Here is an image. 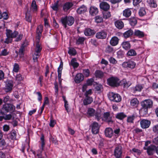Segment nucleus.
I'll use <instances>...</instances> for the list:
<instances>
[{"instance_id": "obj_1", "label": "nucleus", "mask_w": 158, "mask_h": 158, "mask_svg": "<svg viewBox=\"0 0 158 158\" xmlns=\"http://www.w3.org/2000/svg\"><path fill=\"white\" fill-rule=\"evenodd\" d=\"M18 34V32L17 31H14L13 32H12V31L7 29L6 32L7 37L4 42L6 44L11 43L12 41L13 38H15Z\"/></svg>"}, {"instance_id": "obj_2", "label": "nucleus", "mask_w": 158, "mask_h": 158, "mask_svg": "<svg viewBox=\"0 0 158 158\" xmlns=\"http://www.w3.org/2000/svg\"><path fill=\"white\" fill-rule=\"evenodd\" d=\"M74 19L72 16H66L62 18L61 19L62 23L65 28L67 27V25L72 26L74 22Z\"/></svg>"}, {"instance_id": "obj_3", "label": "nucleus", "mask_w": 158, "mask_h": 158, "mask_svg": "<svg viewBox=\"0 0 158 158\" xmlns=\"http://www.w3.org/2000/svg\"><path fill=\"white\" fill-rule=\"evenodd\" d=\"M153 104V102L151 99H146L144 100L141 103L142 107L141 110H144L145 112V113H147L148 109L152 108V107Z\"/></svg>"}, {"instance_id": "obj_4", "label": "nucleus", "mask_w": 158, "mask_h": 158, "mask_svg": "<svg viewBox=\"0 0 158 158\" xmlns=\"http://www.w3.org/2000/svg\"><path fill=\"white\" fill-rule=\"evenodd\" d=\"M108 84L113 87H117L119 85V79L116 77H112L107 80Z\"/></svg>"}, {"instance_id": "obj_5", "label": "nucleus", "mask_w": 158, "mask_h": 158, "mask_svg": "<svg viewBox=\"0 0 158 158\" xmlns=\"http://www.w3.org/2000/svg\"><path fill=\"white\" fill-rule=\"evenodd\" d=\"M109 99L112 101L116 102H119L121 100V96L118 94H115L113 92H110L108 95Z\"/></svg>"}, {"instance_id": "obj_6", "label": "nucleus", "mask_w": 158, "mask_h": 158, "mask_svg": "<svg viewBox=\"0 0 158 158\" xmlns=\"http://www.w3.org/2000/svg\"><path fill=\"white\" fill-rule=\"evenodd\" d=\"M3 110L6 112H12L15 110V107L11 104L6 103L3 105Z\"/></svg>"}, {"instance_id": "obj_7", "label": "nucleus", "mask_w": 158, "mask_h": 158, "mask_svg": "<svg viewBox=\"0 0 158 158\" xmlns=\"http://www.w3.org/2000/svg\"><path fill=\"white\" fill-rule=\"evenodd\" d=\"M122 148L121 146L116 147L114 151V155L116 158H121L122 157Z\"/></svg>"}, {"instance_id": "obj_8", "label": "nucleus", "mask_w": 158, "mask_h": 158, "mask_svg": "<svg viewBox=\"0 0 158 158\" xmlns=\"http://www.w3.org/2000/svg\"><path fill=\"white\" fill-rule=\"evenodd\" d=\"M102 119L108 124L112 123H113L112 116L109 112H106L104 113Z\"/></svg>"}, {"instance_id": "obj_9", "label": "nucleus", "mask_w": 158, "mask_h": 158, "mask_svg": "<svg viewBox=\"0 0 158 158\" xmlns=\"http://www.w3.org/2000/svg\"><path fill=\"white\" fill-rule=\"evenodd\" d=\"M136 65V63L132 60H129L127 62H124L122 64V66L124 68H129L131 69H134Z\"/></svg>"}, {"instance_id": "obj_10", "label": "nucleus", "mask_w": 158, "mask_h": 158, "mask_svg": "<svg viewBox=\"0 0 158 158\" xmlns=\"http://www.w3.org/2000/svg\"><path fill=\"white\" fill-rule=\"evenodd\" d=\"M143 149L147 150V152L149 155H152L154 154L155 150H156V146L151 145L148 147H144Z\"/></svg>"}, {"instance_id": "obj_11", "label": "nucleus", "mask_w": 158, "mask_h": 158, "mask_svg": "<svg viewBox=\"0 0 158 158\" xmlns=\"http://www.w3.org/2000/svg\"><path fill=\"white\" fill-rule=\"evenodd\" d=\"M92 132L93 134H98L99 131L100 127L98 123L96 122H94L91 124Z\"/></svg>"}, {"instance_id": "obj_12", "label": "nucleus", "mask_w": 158, "mask_h": 158, "mask_svg": "<svg viewBox=\"0 0 158 158\" xmlns=\"http://www.w3.org/2000/svg\"><path fill=\"white\" fill-rule=\"evenodd\" d=\"M150 121L146 119H143L140 122L141 127L143 129L148 128L150 126Z\"/></svg>"}, {"instance_id": "obj_13", "label": "nucleus", "mask_w": 158, "mask_h": 158, "mask_svg": "<svg viewBox=\"0 0 158 158\" xmlns=\"http://www.w3.org/2000/svg\"><path fill=\"white\" fill-rule=\"evenodd\" d=\"M100 7L101 9L105 11H107L110 9V5L107 2H102L100 3Z\"/></svg>"}, {"instance_id": "obj_14", "label": "nucleus", "mask_w": 158, "mask_h": 158, "mask_svg": "<svg viewBox=\"0 0 158 158\" xmlns=\"http://www.w3.org/2000/svg\"><path fill=\"white\" fill-rule=\"evenodd\" d=\"M40 40L36 39V45L35 49V53L40 54L42 49L41 44L40 43Z\"/></svg>"}, {"instance_id": "obj_15", "label": "nucleus", "mask_w": 158, "mask_h": 158, "mask_svg": "<svg viewBox=\"0 0 158 158\" xmlns=\"http://www.w3.org/2000/svg\"><path fill=\"white\" fill-rule=\"evenodd\" d=\"M84 78V76L82 73H78L75 77L74 81L76 83H79L83 80Z\"/></svg>"}, {"instance_id": "obj_16", "label": "nucleus", "mask_w": 158, "mask_h": 158, "mask_svg": "<svg viewBox=\"0 0 158 158\" xmlns=\"http://www.w3.org/2000/svg\"><path fill=\"white\" fill-rule=\"evenodd\" d=\"M43 26L40 25L38 26L36 29L37 35L36 37V39L40 40L41 36V33L43 31Z\"/></svg>"}, {"instance_id": "obj_17", "label": "nucleus", "mask_w": 158, "mask_h": 158, "mask_svg": "<svg viewBox=\"0 0 158 158\" xmlns=\"http://www.w3.org/2000/svg\"><path fill=\"white\" fill-rule=\"evenodd\" d=\"M87 11V8L86 6L82 5L79 7L77 10V13L79 14H84Z\"/></svg>"}, {"instance_id": "obj_18", "label": "nucleus", "mask_w": 158, "mask_h": 158, "mask_svg": "<svg viewBox=\"0 0 158 158\" xmlns=\"http://www.w3.org/2000/svg\"><path fill=\"white\" fill-rule=\"evenodd\" d=\"M113 132L112 129L110 127L106 128L105 131L106 136L109 138H111L112 136Z\"/></svg>"}, {"instance_id": "obj_19", "label": "nucleus", "mask_w": 158, "mask_h": 158, "mask_svg": "<svg viewBox=\"0 0 158 158\" xmlns=\"http://www.w3.org/2000/svg\"><path fill=\"white\" fill-rule=\"evenodd\" d=\"M114 25L116 28L118 29H122L124 26L123 23L120 20H118L114 22Z\"/></svg>"}, {"instance_id": "obj_20", "label": "nucleus", "mask_w": 158, "mask_h": 158, "mask_svg": "<svg viewBox=\"0 0 158 158\" xmlns=\"http://www.w3.org/2000/svg\"><path fill=\"white\" fill-rule=\"evenodd\" d=\"M119 41V39L118 37L114 36L111 38L110 41V44L112 46H115L118 44Z\"/></svg>"}, {"instance_id": "obj_21", "label": "nucleus", "mask_w": 158, "mask_h": 158, "mask_svg": "<svg viewBox=\"0 0 158 158\" xmlns=\"http://www.w3.org/2000/svg\"><path fill=\"white\" fill-rule=\"evenodd\" d=\"M98 12V9L94 6H91L89 8V14L92 16H94L96 15Z\"/></svg>"}, {"instance_id": "obj_22", "label": "nucleus", "mask_w": 158, "mask_h": 158, "mask_svg": "<svg viewBox=\"0 0 158 158\" xmlns=\"http://www.w3.org/2000/svg\"><path fill=\"white\" fill-rule=\"evenodd\" d=\"M106 33L104 31H102L97 33L96 35V37L98 39H104L106 37Z\"/></svg>"}, {"instance_id": "obj_23", "label": "nucleus", "mask_w": 158, "mask_h": 158, "mask_svg": "<svg viewBox=\"0 0 158 158\" xmlns=\"http://www.w3.org/2000/svg\"><path fill=\"white\" fill-rule=\"evenodd\" d=\"M73 6V3L71 2H67L65 3L63 6V9L65 11H67Z\"/></svg>"}, {"instance_id": "obj_24", "label": "nucleus", "mask_w": 158, "mask_h": 158, "mask_svg": "<svg viewBox=\"0 0 158 158\" xmlns=\"http://www.w3.org/2000/svg\"><path fill=\"white\" fill-rule=\"evenodd\" d=\"M95 33L94 31L90 28L85 29L84 31V34L86 36H90Z\"/></svg>"}, {"instance_id": "obj_25", "label": "nucleus", "mask_w": 158, "mask_h": 158, "mask_svg": "<svg viewBox=\"0 0 158 158\" xmlns=\"http://www.w3.org/2000/svg\"><path fill=\"white\" fill-rule=\"evenodd\" d=\"M13 86V85L12 82H8L6 84L5 86V91L6 92L10 91L12 90Z\"/></svg>"}, {"instance_id": "obj_26", "label": "nucleus", "mask_w": 158, "mask_h": 158, "mask_svg": "<svg viewBox=\"0 0 158 158\" xmlns=\"http://www.w3.org/2000/svg\"><path fill=\"white\" fill-rule=\"evenodd\" d=\"M134 34L135 35L140 38L143 37L144 35V32L139 30H135Z\"/></svg>"}, {"instance_id": "obj_27", "label": "nucleus", "mask_w": 158, "mask_h": 158, "mask_svg": "<svg viewBox=\"0 0 158 158\" xmlns=\"http://www.w3.org/2000/svg\"><path fill=\"white\" fill-rule=\"evenodd\" d=\"M133 33V31L131 29H130L125 32L123 33V35L125 38H127L130 37Z\"/></svg>"}, {"instance_id": "obj_28", "label": "nucleus", "mask_w": 158, "mask_h": 158, "mask_svg": "<svg viewBox=\"0 0 158 158\" xmlns=\"http://www.w3.org/2000/svg\"><path fill=\"white\" fill-rule=\"evenodd\" d=\"M93 101V98L91 97H86L83 100V104L84 105H87L91 104Z\"/></svg>"}, {"instance_id": "obj_29", "label": "nucleus", "mask_w": 158, "mask_h": 158, "mask_svg": "<svg viewBox=\"0 0 158 158\" xmlns=\"http://www.w3.org/2000/svg\"><path fill=\"white\" fill-rule=\"evenodd\" d=\"M94 74L97 78H102L104 76V73L99 70H97L95 71Z\"/></svg>"}, {"instance_id": "obj_30", "label": "nucleus", "mask_w": 158, "mask_h": 158, "mask_svg": "<svg viewBox=\"0 0 158 158\" xmlns=\"http://www.w3.org/2000/svg\"><path fill=\"white\" fill-rule=\"evenodd\" d=\"M123 48L125 50H128L130 48L131 45L129 41H124L122 44Z\"/></svg>"}, {"instance_id": "obj_31", "label": "nucleus", "mask_w": 158, "mask_h": 158, "mask_svg": "<svg viewBox=\"0 0 158 158\" xmlns=\"http://www.w3.org/2000/svg\"><path fill=\"white\" fill-rule=\"evenodd\" d=\"M76 61V58H73L71 61L70 64L74 68H77L79 66V64Z\"/></svg>"}, {"instance_id": "obj_32", "label": "nucleus", "mask_w": 158, "mask_h": 158, "mask_svg": "<svg viewBox=\"0 0 158 158\" xmlns=\"http://www.w3.org/2000/svg\"><path fill=\"white\" fill-rule=\"evenodd\" d=\"M131 12L129 9H125L123 11V15L126 17H129L131 15Z\"/></svg>"}, {"instance_id": "obj_33", "label": "nucleus", "mask_w": 158, "mask_h": 158, "mask_svg": "<svg viewBox=\"0 0 158 158\" xmlns=\"http://www.w3.org/2000/svg\"><path fill=\"white\" fill-rule=\"evenodd\" d=\"M30 10L34 12H35L37 11V7L35 1H33L31 4Z\"/></svg>"}, {"instance_id": "obj_34", "label": "nucleus", "mask_w": 158, "mask_h": 158, "mask_svg": "<svg viewBox=\"0 0 158 158\" xmlns=\"http://www.w3.org/2000/svg\"><path fill=\"white\" fill-rule=\"evenodd\" d=\"M147 2L150 6L154 8L157 7V4L154 0H147Z\"/></svg>"}, {"instance_id": "obj_35", "label": "nucleus", "mask_w": 158, "mask_h": 158, "mask_svg": "<svg viewBox=\"0 0 158 158\" xmlns=\"http://www.w3.org/2000/svg\"><path fill=\"white\" fill-rule=\"evenodd\" d=\"M95 112V110L92 108H88L87 111V114L89 116H93Z\"/></svg>"}, {"instance_id": "obj_36", "label": "nucleus", "mask_w": 158, "mask_h": 158, "mask_svg": "<svg viewBox=\"0 0 158 158\" xmlns=\"http://www.w3.org/2000/svg\"><path fill=\"white\" fill-rule=\"evenodd\" d=\"M126 117V115L123 112L117 114L116 116V118L122 120Z\"/></svg>"}, {"instance_id": "obj_37", "label": "nucleus", "mask_w": 158, "mask_h": 158, "mask_svg": "<svg viewBox=\"0 0 158 158\" xmlns=\"http://www.w3.org/2000/svg\"><path fill=\"white\" fill-rule=\"evenodd\" d=\"M129 22L131 26H134L137 23V20L134 17L131 18L129 19Z\"/></svg>"}, {"instance_id": "obj_38", "label": "nucleus", "mask_w": 158, "mask_h": 158, "mask_svg": "<svg viewBox=\"0 0 158 158\" xmlns=\"http://www.w3.org/2000/svg\"><path fill=\"white\" fill-rule=\"evenodd\" d=\"M139 103V101L136 98H135L131 100L130 102L131 105L136 106Z\"/></svg>"}, {"instance_id": "obj_39", "label": "nucleus", "mask_w": 158, "mask_h": 158, "mask_svg": "<svg viewBox=\"0 0 158 158\" xmlns=\"http://www.w3.org/2000/svg\"><path fill=\"white\" fill-rule=\"evenodd\" d=\"M136 54L135 51L133 49L130 50L127 53V55L128 56H135Z\"/></svg>"}, {"instance_id": "obj_40", "label": "nucleus", "mask_w": 158, "mask_h": 158, "mask_svg": "<svg viewBox=\"0 0 158 158\" xmlns=\"http://www.w3.org/2000/svg\"><path fill=\"white\" fill-rule=\"evenodd\" d=\"M139 14L141 17L145 15L146 14V12L145 8L143 7L141 8L139 10Z\"/></svg>"}, {"instance_id": "obj_41", "label": "nucleus", "mask_w": 158, "mask_h": 158, "mask_svg": "<svg viewBox=\"0 0 158 158\" xmlns=\"http://www.w3.org/2000/svg\"><path fill=\"white\" fill-rule=\"evenodd\" d=\"M95 89L96 91L100 93L103 90V86L101 84H97L95 87Z\"/></svg>"}, {"instance_id": "obj_42", "label": "nucleus", "mask_w": 158, "mask_h": 158, "mask_svg": "<svg viewBox=\"0 0 158 158\" xmlns=\"http://www.w3.org/2000/svg\"><path fill=\"white\" fill-rule=\"evenodd\" d=\"M68 53L70 55H75L76 53L75 50L73 48H69Z\"/></svg>"}, {"instance_id": "obj_43", "label": "nucleus", "mask_w": 158, "mask_h": 158, "mask_svg": "<svg viewBox=\"0 0 158 158\" xmlns=\"http://www.w3.org/2000/svg\"><path fill=\"white\" fill-rule=\"evenodd\" d=\"M95 21L98 23H101L103 22V18L102 17L98 15L95 17Z\"/></svg>"}, {"instance_id": "obj_44", "label": "nucleus", "mask_w": 158, "mask_h": 158, "mask_svg": "<svg viewBox=\"0 0 158 158\" xmlns=\"http://www.w3.org/2000/svg\"><path fill=\"white\" fill-rule=\"evenodd\" d=\"M85 40V38L84 37H79L76 41V44H83Z\"/></svg>"}, {"instance_id": "obj_45", "label": "nucleus", "mask_w": 158, "mask_h": 158, "mask_svg": "<svg viewBox=\"0 0 158 158\" xmlns=\"http://www.w3.org/2000/svg\"><path fill=\"white\" fill-rule=\"evenodd\" d=\"M58 3V1H57L56 2H55L53 4H52L51 7L53 10L56 11L58 10L59 7Z\"/></svg>"}, {"instance_id": "obj_46", "label": "nucleus", "mask_w": 158, "mask_h": 158, "mask_svg": "<svg viewBox=\"0 0 158 158\" xmlns=\"http://www.w3.org/2000/svg\"><path fill=\"white\" fill-rule=\"evenodd\" d=\"M135 117L134 115L130 116L127 117V121L128 123H133V121L135 119Z\"/></svg>"}, {"instance_id": "obj_47", "label": "nucleus", "mask_w": 158, "mask_h": 158, "mask_svg": "<svg viewBox=\"0 0 158 158\" xmlns=\"http://www.w3.org/2000/svg\"><path fill=\"white\" fill-rule=\"evenodd\" d=\"M103 18L105 19H107L110 18L111 16L110 13V12L106 11L103 13Z\"/></svg>"}, {"instance_id": "obj_48", "label": "nucleus", "mask_w": 158, "mask_h": 158, "mask_svg": "<svg viewBox=\"0 0 158 158\" xmlns=\"http://www.w3.org/2000/svg\"><path fill=\"white\" fill-rule=\"evenodd\" d=\"M25 18L26 21L28 22L31 23V22L32 17L31 15L28 13H26V14Z\"/></svg>"}, {"instance_id": "obj_49", "label": "nucleus", "mask_w": 158, "mask_h": 158, "mask_svg": "<svg viewBox=\"0 0 158 158\" xmlns=\"http://www.w3.org/2000/svg\"><path fill=\"white\" fill-rule=\"evenodd\" d=\"M19 69V65L17 63H15L14 65L13 71L15 73H17Z\"/></svg>"}, {"instance_id": "obj_50", "label": "nucleus", "mask_w": 158, "mask_h": 158, "mask_svg": "<svg viewBox=\"0 0 158 158\" xmlns=\"http://www.w3.org/2000/svg\"><path fill=\"white\" fill-rule=\"evenodd\" d=\"M114 49L110 45H108L106 48V52L107 53H111L113 52Z\"/></svg>"}, {"instance_id": "obj_51", "label": "nucleus", "mask_w": 158, "mask_h": 158, "mask_svg": "<svg viewBox=\"0 0 158 158\" xmlns=\"http://www.w3.org/2000/svg\"><path fill=\"white\" fill-rule=\"evenodd\" d=\"M40 55V54L34 52V54L33 55V60L35 62L37 61V59L39 57Z\"/></svg>"}, {"instance_id": "obj_52", "label": "nucleus", "mask_w": 158, "mask_h": 158, "mask_svg": "<svg viewBox=\"0 0 158 158\" xmlns=\"http://www.w3.org/2000/svg\"><path fill=\"white\" fill-rule=\"evenodd\" d=\"M142 88L143 87L141 85H138L135 87L134 89V91L135 92L136 91H140L141 90Z\"/></svg>"}, {"instance_id": "obj_53", "label": "nucleus", "mask_w": 158, "mask_h": 158, "mask_svg": "<svg viewBox=\"0 0 158 158\" xmlns=\"http://www.w3.org/2000/svg\"><path fill=\"white\" fill-rule=\"evenodd\" d=\"M9 53V52L7 51L6 49H4L1 52V55L2 56H6Z\"/></svg>"}, {"instance_id": "obj_54", "label": "nucleus", "mask_w": 158, "mask_h": 158, "mask_svg": "<svg viewBox=\"0 0 158 158\" xmlns=\"http://www.w3.org/2000/svg\"><path fill=\"white\" fill-rule=\"evenodd\" d=\"M95 118L98 121H99L101 119V115L100 113L98 112H96L94 114Z\"/></svg>"}, {"instance_id": "obj_55", "label": "nucleus", "mask_w": 158, "mask_h": 158, "mask_svg": "<svg viewBox=\"0 0 158 158\" xmlns=\"http://www.w3.org/2000/svg\"><path fill=\"white\" fill-rule=\"evenodd\" d=\"M15 80L18 81H20L23 80V78L20 74H17L15 77Z\"/></svg>"}, {"instance_id": "obj_56", "label": "nucleus", "mask_w": 158, "mask_h": 158, "mask_svg": "<svg viewBox=\"0 0 158 158\" xmlns=\"http://www.w3.org/2000/svg\"><path fill=\"white\" fill-rule=\"evenodd\" d=\"M109 60L110 63L111 64H115L117 63V61L116 60L112 57H110L109 59Z\"/></svg>"}, {"instance_id": "obj_57", "label": "nucleus", "mask_w": 158, "mask_h": 158, "mask_svg": "<svg viewBox=\"0 0 158 158\" xmlns=\"http://www.w3.org/2000/svg\"><path fill=\"white\" fill-rule=\"evenodd\" d=\"M50 141L52 142L55 144H57L58 141L55 137H53L52 136H51L50 138Z\"/></svg>"}, {"instance_id": "obj_58", "label": "nucleus", "mask_w": 158, "mask_h": 158, "mask_svg": "<svg viewBox=\"0 0 158 158\" xmlns=\"http://www.w3.org/2000/svg\"><path fill=\"white\" fill-rule=\"evenodd\" d=\"M83 73L85 77H88L90 73L89 70L88 69H84L83 70Z\"/></svg>"}, {"instance_id": "obj_59", "label": "nucleus", "mask_w": 158, "mask_h": 158, "mask_svg": "<svg viewBox=\"0 0 158 158\" xmlns=\"http://www.w3.org/2000/svg\"><path fill=\"white\" fill-rule=\"evenodd\" d=\"M94 81V80L93 78H90L87 80L86 81L87 84L88 85H92Z\"/></svg>"}, {"instance_id": "obj_60", "label": "nucleus", "mask_w": 158, "mask_h": 158, "mask_svg": "<svg viewBox=\"0 0 158 158\" xmlns=\"http://www.w3.org/2000/svg\"><path fill=\"white\" fill-rule=\"evenodd\" d=\"M12 115L11 114H8L4 116V119L5 120H9L12 118Z\"/></svg>"}, {"instance_id": "obj_61", "label": "nucleus", "mask_w": 158, "mask_h": 158, "mask_svg": "<svg viewBox=\"0 0 158 158\" xmlns=\"http://www.w3.org/2000/svg\"><path fill=\"white\" fill-rule=\"evenodd\" d=\"M23 44L19 50V53L20 55H23V52L24 50V47L23 46Z\"/></svg>"}, {"instance_id": "obj_62", "label": "nucleus", "mask_w": 158, "mask_h": 158, "mask_svg": "<svg viewBox=\"0 0 158 158\" xmlns=\"http://www.w3.org/2000/svg\"><path fill=\"white\" fill-rule=\"evenodd\" d=\"M36 94L38 95V99L39 101H41L42 99V96L41 94L40 93V92H36Z\"/></svg>"}, {"instance_id": "obj_63", "label": "nucleus", "mask_w": 158, "mask_h": 158, "mask_svg": "<svg viewBox=\"0 0 158 158\" xmlns=\"http://www.w3.org/2000/svg\"><path fill=\"white\" fill-rule=\"evenodd\" d=\"M153 131L156 133H158V125L154 126L153 127Z\"/></svg>"}, {"instance_id": "obj_64", "label": "nucleus", "mask_w": 158, "mask_h": 158, "mask_svg": "<svg viewBox=\"0 0 158 158\" xmlns=\"http://www.w3.org/2000/svg\"><path fill=\"white\" fill-rule=\"evenodd\" d=\"M132 151L136 153L138 155H139L141 153V151L140 150L135 148H133L132 149Z\"/></svg>"}]
</instances>
